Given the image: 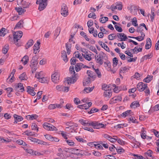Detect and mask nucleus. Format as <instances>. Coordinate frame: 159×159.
<instances>
[{
	"label": "nucleus",
	"mask_w": 159,
	"mask_h": 159,
	"mask_svg": "<svg viewBox=\"0 0 159 159\" xmlns=\"http://www.w3.org/2000/svg\"><path fill=\"white\" fill-rule=\"evenodd\" d=\"M70 72L71 74H73L71 77H67L64 82L65 85L66 84H74L76 82L78 79V76L77 74H75V72L74 70V68L73 66H71L70 68Z\"/></svg>",
	"instance_id": "nucleus-1"
},
{
	"label": "nucleus",
	"mask_w": 159,
	"mask_h": 159,
	"mask_svg": "<svg viewBox=\"0 0 159 159\" xmlns=\"http://www.w3.org/2000/svg\"><path fill=\"white\" fill-rule=\"evenodd\" d=\"M79 121L83 125L85 126L88 125H89L92 126L94 129H99L103 128L104 126V125L102 123L95 121L89 122L88 120L80 119L79 120Z\"/></svg>",
	"instance_id": "nucleus-2"
},
{
	"label": "nucleus",
	"mask_w": 159,
	"mask_h": 159,
	"mask_svg": "<svg viewBox=\"0 0 159 159\" xmlns=\"http://www.w3.org/2000/svg\"><path fill=\"white\" fill-rule=\"evenodd\" d=\"M106 57V55L103 52H101L99 54L95 56V59L97 63L102 65L103 63V59Z\"/></svg>",
	"instance_id": "nucleus-3"
},
{
	"label": "nucleus",
	"mask_w": 159,
	"mask_h": 159,
	"mask_svg": "<svg viewBox=\"0 0 159 159\" xmlns=\"http://www.w3.org/2000/svg\"><path fill=\"white\" fill-rule=\"evenodd\" d=\"M48 0H37L36 4L39 5V9L40 11L44 10L47 5Z\"/></svg>",
	"instance_id": "nucleus-4"
},
{
	"label": "nucleus",
	"mask_w": 159,
	"mask_h": 159,
	"mask_svg": "<svg viewBox=\"0 0 159 159\" xmlns=\"http://www.w3.org/2000/svg\"><path fill=\"white\" fill-rule=\"evenodd\" d=\"M13 35L14 42L15 43H16L22 37L23 32L21 31L14 32L13 34Z\"/></svg>",
	"instance_id": "nucleus-5"
},
{
	"label": "nucleus",
	"mask_w": 159,
	"mask_h": 159,
	"mask_svg": "<svg viewBox=\"0 0 159 159\" xmlns=\"http://www.w3.org/2000/svg\"><path fill=\"white\" fill-rule=\"evenodd\" d=\"M43 128L48 130H57V128L53 125L48 123L45 122L43 125Z\"/></svg>",
	"instance_id": "nucleus-6"
},
{
	"label": "nucleus",
	"mask_w": 159,
	"mask_h": 159,
	"mask_svg": "<svg viewBox=\"0 0 159 159\" xmlns=\"http://www.w3.org/2000/svg\"><path fill=\"white\" fill-rule=\"evenodd\" d=\"M38 56L37 55H35L33 57L30 61V66L31 67H37L38 64Z\"/></svg>",
	"instance_id": "nucleus-7"
},
{
	"label": "nucleus",
	"mask_w": 159,
	"mask_h": 159,
	"mask_svg": "<svg viewBox=\"0 0 159 159\" xmlns=\"http://www.w3.org/2000/svg\"><path fill=\"white\" fill-rule=\"evenodd\" d=\"M59 74L57 72H55L52 75V80L54 83H57L59 80Z\"/></svg>",
	"instance_id": "nucleus-8"
},
{
	"label": "nucleus",
	"mask_w": 159,
	"mask_h": 159,
	"mask_svg": "<svg viewBox=\"0 0 159 159\" xmlns=\"http://www.w3.org/2000/svg\"><path fill=\"white\" fill-rule=\"evenodd\" d=\"M68 7L65 4H63L62 5L61 10V14L64 17H66L68 15Z\"/></svg>",
	"instance_id": "nucleus-9"
},
{
	"label": "nucleus",
	"mask_w": 159,
	"mask_h": 159,
	"mask_svg": "<svg viewBox=\"0 0 159 159\" xmlns=\"http://www.w3.org/2000/svg\"><path fill=\"white\" fill-rule=\"evenodd\" d=\"M148 88L147 84H144L142 82L139 83L137 85V89L139 91H143L145 89Z\"/></svg>",
	"instance_id": "nucleus-10"
},
{
	"label": "nucleus",
	"mask_w": 159,
	"mask_h": 159,
	"mask_svg": "<svg viewBox=\"0 0 159 159\" xmlns=\"http://www.w3.org/2000/svg\"><path fill=\"white\" fill-rule=\"evenodd\" d=\"M109 87V86L107 87V85L104 87V90H105V91L104 93V95L105 97H108L110 98L112 95V92L111 90H109L108 89H107Z\"/></svg>",
	"instance_id": "nucleus-11"
},
{
	"label": "nucleus",
	"mask_w": 159,
	"mask_h": 159,
	"mask_svg": "<svg viewBox=\"0 0 159 159\" xmlns=\"http://www.w3.org/2000/svg\"><path fill=\"white\" fill-rule=\"evenodd\" d=\"M117 36L120 40V41H125L127 39V36L123 33H117Z\"/></svg>",
	"instance_id": "nucleus-12"
},
{
	"label": "nucleus",
	"mask_w": 159,
	"mask_h": 159,
	"mask_svg": "<svg viewBox=\"0 0 159 159\" xmlns=\"http://www.w3.org/2000/svg\"><path fill=\"white\" fill-rule=\"evenodd\" d=\"M16 84V86L15 88V90L20 92H23L24 91V88L22 84L19 83Z\"/></svg>",
	"instance_id": "nucleus-13"
},
{
	"label": "nucleus",
	"mask_w": 159,
	"mask_h": 159,
	"mask_svg": "<svg viewBox=\"0 0 159 159\" xmlns=\"http://www.w3.org/2000/svg\"><path fill=\"white\" fill-rule=\"evenodd\" d=\"M13 117L14 118V123H17L18 122L22 120L23 118L20 116H18L16 114L14 115Z\"/></svg>",
	"instance_id": "nucleus-14"
},
{
	"label": "nucleus",
	"mask_w": 159,
	"mask_h": 159,
	"mask_svg": "<svg viewBox=\"0 0 159 159\" xmlns=\"http://www.w3.org/2000/svg\"><path fill=\"white\" fill-rule=\"evenodd\" d=\"M64 150L66 152H68L72 154L75 153V151H79V149H75L74 148H65L64 149Z\"/></svg>",
	"instance_id": "nucleus-15"
},
{
	"label": "nucleus",
	"mask_w": 159,
	"mask_h": 159,
	"mask_svg": "<svg viewBox=\"0 0 159 159\" xmlns=\"http://www.w3.org/2000/svg\"><path fill=\"white\" fill-rule=\"evenodd\" d=\"M30 86H27V92L28 93L30 94L32 96H34L36 93H35L34 92V88H32V89L31 88Z\"/></svg>",
	"instance_id": "nucleus-16"
},
{
	"label": "nucleus",
	"mask_w": 159,
	"mask_h": 159,
	"mask_svg": "<svg viewBox=\"0 0 159 159\" xmlns=\"http://www.w3.org/2000/svg\"><path fill=\"white\" fill-rule=\"evenodd\" d=\"M152 46V41L150 38H148L147 39L146 43L145 45V49H148L151 47Z\"/></svg>",
	"instance_id": "nucleus-17"
},
{
	"label": "nucleus",
	"mask_w": 159,
	"mask_h": 159,
	"mask_svg": "<svg viewBox=\"0 0 159 159\" xmlns=\"http://www.w3.org/2000/svg\"><path fill=\"white\" fill-rule=\"evenodd\" d=\"M92 81V78L89 77L85 78L83 82V85L86 86L87 84L90 83Z\"/></svg>",
	"instance_id": "nucleus-18"
},
{
	"label": "nucleus",
	"mask_w": 159,
	"mask_h": 159,
	"mask_svg": "<svg viewBox=\"0 0 159 159\" xmlns=\"http://www.w3.org/2000/svg\"><path fill=\"white\" fill-rule=\"evenodd\" d=\"M61 54V57L63 58V60L65 62H67L68 61V58L66 51L65 50L62 51Z\"/></svg>",
	"instance_id": "nucleus-19"
},
{
	"label": "nucleus",
	"mask_w": 159,
	"mask_h": 159,
	"mask_svg": "<svg viewBox=\"0 0 159 159\" xmlns=\"http://www.w3.org/2000/svg\"><path fill=\"white\" fill-rule=\"evenodd\" d=\"M23 20H21L18 22L16 25L14 29L16 28H21L23 27V24H24Z\"/></svg>",
	"instance_id": "nucleus-20"
},
{
	"label": "nucleus",
	"mask_w": 159,
	"mask_h": 159,
	"mask_svg": "<svg viewBox=\"0 0 159 159\" xmlns=\"http://www.w3.org/2000/svg\"><path fill=\"white\" fill-rule=\"evenodd\" d=\"M87 74L89 77L91 78L94 79L96 78L95 73L91 70H87Z\"/></svg>",
	"instance_id": "nucleus-21"
},
{
	"label": "nucleus",
	"mask_w": 159,
	"mask_h": 159,
	"mask_svg": "<svg viewBox=\"0 0 159 159\" xmlns=\"http://www.w3.org/2000/svg\"><path fill=\"white\" fill-rule=\"evenodd\" d=\"M34 41L32 39L29 40L27 42L25 46L26 49H28V48L31 47L33 44Z\"/></svg>",
	"instance_id": "nucleus-22"
},
{
	"label": "nucleus",
	"mask_w": 159,
	"mask_h": 159,
	"mask_svg": "<svg viewBox=\"0 0 159 159\" xmlns=\"http://www.w3.org/2000/svg\"><path fill=\"white\" fill-rule=\"evenodd\" d=\"M29 60V57L27 55H25L23 57L21 60V61L23 62V64L25 65L27 64Z\"/></svg>",
	"instance_id": "nucleus-23"
},
{
	"label": "nucleus",
	"mask_w": 159,
	"mask_h": 159,
	"mask_svg": "<svg viewBox=\"0 0 159 159\" xmlns=\"http://www.w3.org/2000/svg\"><path fill=\"white\" fill-rule=\"evenodd\" d=\"M17 12L18 13L19 15H21L25 11V10L22 8L21 7H16L15 9Z\"/></svg>",
	"instance_id": "nucleus-24"
},
{
	"label": "nucleus",
	"mask_w": 159,
	"mask_h": 159,
	"mask_svg": "<svg viewBox=\"0 0 159 159\" xmlns=\"http://www.w3.org/2000/svg\"><path fill=\"white\" fill-rule=\"evenodd\" d=\"M84 65L82 63H77L75 66V70L77 72L79 71Z\"/></svg>",
	"instance_id": "nucleus-25"
},
{
	"label": "nucleus",
	"mask_w": 159,
	"mask_h": 159,
	"mask_svg": "<svg viewBox=\"0 0 159 159\" xmlns=\"http://www.w3.org/2000/svg\"><path fill=\"white\" fill-rule=\"evenodd\" d=\"M140 106V104L139 102L137 101H134L132 102L131 105L130 107L132 108H136L137 107H138Z\"/></svg>",
	"instance_id": "nucleus-26"
},
{
	"label": "nucleus",
	"mask_w": 159,
	"mask_h": 159,
	"mask_svg": "<svg viewBox=\"0 0 159 159\" xmlns=\"http://www.w3.org/2000/svg\"><path fill=\"white\" fill-rule=\"evenodd\" d=\"M66 49L67 53L69 55L71 51V44L70 43H66Z\"/></svg>",
	"instance_id": "nucleus-27"
},
{
	"label": "nucleus",
	"mask_w": 159,
	"mask_h": 159,
	"mask_svg": "<svg viewBox=\"0 0 159 159\" xmlns=\"http://www.w3.org/2000/svg\"><path fill=\"white\" fill-rule=\"evenodd\" d=\"M74 54L75 55V57L79 58L81 61H83L84 60V58L82 56H80V54L78 51H76L74 53Z\"/></svg>",
	"instance_id": "nucleus-28"
},
{
	"label": "nucleus",
	"mask_w": 159,
	"mask_h": 159,
	"mask_svg": "<svg viewBox=\"0 0 159 159\" xmlns=\"http://www.w3.org/2000/svg\"><path fill=\"white\" fill-rule=\"evenodd\" d=\"M152 77L153 76L152 75H148L147 77L145 78L143 81L144 82L148 83L152 80Z\"/></svg>",
	"instance_id": "nucleus-29"
},
{
	"label": "nucleus",
	"mask_w": 159,
	"mask_h": 159,
	"mask_svg": "<svg viewBox=\"0 0 159 159\" xmlns=\"http://www.w3.org/2000/svg\"><path fill=\"white\" fill-rule=\"evenodd\" d=\"M131 111L130 110H127L121 114V116L122 117H125L126 116H129V115L130 114Z\"/></svg>",
	"instance_id": "nucleus-30"
},
{
	"label": "nucleus",
	"mask_w": 159,
	"mask_h": 159,
	"mask_svg": "<svg viewBox=\"0 0 159 159\" xmlns=\"http://www.w3.org/2000/svg\"><path fill=\"white\" fill-rule=\"evenodd\" d=\"M19 78L21 80H26L27 78L26 76V74L25 73H23L20 75L19 77Z\"/></svg>",
	"instance_id": "nucleus-31"
},
{
	"label": "nucleus",
	"mask_w": 159,
	"mask_h": 159,
	"mask_svg": "<svg viewBox=\"0 0 159 159\" xmlns=\"http://www.w3.org/2000/svg\"><path fill=\"white\" fill-rule=\"evenodd\" d=\"M9 48V46L8 44H6L3 48L2 52L4 54H6Z\"/></svg>",
	"instance_id": "nucleus-32"
},
{
	"label": "nucleus",
	"mask_w": 159,
	"mask_h": 159,
	"mask_svg": "<svg viewBox=\"0 0 159 159\" xmlns=\"http://www.w3.org/2000/svg\"><path fill=\"white\" fill-rule=\"evenodd\" d=\"M108 18L107 17H102L100 19V22L104 23L108 20Z\"/></svg>",
	"instance_id": "nucleus-33"
},
{
	"label": "nucleus",
	"mask_w": 159,
	"mask_h": 159,
	"mask_svg": "<svg viewBox=\"0 0 159 159\" xmlns=\"http://www.w3.org/2000/svg\"><path fill=\"white\" fill-rule=\"evenodd\" d=\"M144 128H142L141 133V138L143 139H145L146 138V135L144 133Z\"/></svg>",
	"instance_id": "nucleus-34"
},
{
	"label": "nucleus",
	"mask_w": 159,
	"mask_h": 159,
	"mask_svg": "<svg viewBox=\"0 0 159 159\" xmlns=\"http://www.w3.org/2000/svg\"><path fill=\"white\" fill-rule=\"evenodd\" d=\"M152 152V150H148L147 152L144 153V155L146 157L148 156L150 157H152V156L151 154Z\"/></svg>",
	"instance_id": "nucleus-35"
},
{
	"label": "nucleus",
	"mask_w": 159,
	"mask_h": 159,
	"mask_svg": "<svg viewBox=\"0 0 159 159\" xmlns=\"http://www.w3.org/2000/svg\"><path fill=\"white\" fill-rule=\"evenodd\" d=\"M93 69L94 70H95V72L97 74L98 77L99 78H101L102 77V74L99 69L98 68L97 69H95L94 68Z\"/></svg>",
	"instance_id": "nucleus-36"
},
{
	"label": "nucleus",
	"mask_w": 159,
	"mask_h": 159,
	"mask_svg": "<svg viewBox=\"0 0 159 159\" xmlns=\"http://www.w3.org/2000/svg\"><path fill=\"white\" fill-rule=\"evenodd\" d=\"M116 6L117 8L119 10H121L122 9V3L120 2H117L116 3Z\"/></svg>",
	"instance_id": "nucleus-37"
},
{
	"label": "nucleus",
	"mask_w": 159,
	"mask_h": 159,
	"mask_svg": "<svg viewBox=\"0 0 159 159\" xmlns=\"http://www.w3.org/2000/svg\"><path fill=\"white\" fill-rule=\"evenodd\" d=\"M39 82L43 83H48L47 78V77H42L39 80Z\"/></svg>",
	"instance_id": "nucleus-38"
},
{
	"label": "nucleus",
	"mask_w": 159,
	"mask_h": 159,
	"mask_svg": "<svg viewBox=\"0 0 159 159\" xmlns=\"http://www.w3.org/2000/svg\"><path fill=\"white\" fill-rule=\"evenodd\" d=\"M61 31V28L60 27H58L57 28L55 31L54 35H56L57 37Z\"/></svg>",
	"instance_id": "nucleus-39"
},
{
	"label": "nucleus",
	"mask_w": 159,
	"mask_h": 159,
	"mask_svg": "<svg viewBox=\"0 0 159 159\" xmlns=\"http://www.w3.org/2000/svg\"><path fill=\"white\" fill-rule=\"evenodd\" d=\"M82 56H83V57L86 59V60L90 61L91 59L92 58L91 57V55H90L89 54H86L85 55V54H82Z\"/></svg>",
	"instance_id": "nucleus-40"
},
{
	"label": "nucleus",
	"mask_w": 159,
	"mask_h": 159,
	"mask_svg": "<svg viewBox=\"0 0 159 159\" xmlns=\"http://www.w3.org/2000/svg\"><path fill=\"white\" fill-rule=\"evenodd\" d=\"M94 89V86L91 87L85 88L84 90L87 93H89L91 92Z\"/></svg>",
	"instance_id": "nucleus-41"
},
{
	"label": "nucleus",
	"mask_w": 159,
	"mask_h": 159,
	"mask_svg": "<svg viewBox=\"0 0 159 159\" xmlns=\"http://www.w3.org/2000/svg\"><path fill=\"white\" fill-rule=\"evenodd\" d=\"M32 129L33 130H36L38 131L39 130V128L37 127V125L35 123H32L31 125Z\"/></svg>",
	"instance_id": "nucleus-42"
},
{
	"label": "nucleus",
	"mask_w": 159,
	"mask_h": 159,
	"mask_svg": "<svg viewBox=\"0 0 159 159\" xmlns=\"http://www.w3.org/2000/svg\"><path fill=\"white\" fill-rule=\"evenodd\" d=\"M80 34L81 36H83L87 41H89V39L88 38L86 33L84 32H81Z\"/></svg>",
	"instance_id": "nucleus-43"
},
{
	"label": "nucleus",
	"mask_w": 159,
	"mask_h": 159,
	"mask_svg": "<svg viewBox=\"0 0 159 159\" xmlns=\"http://www.w3.org/2000/svg\"><path fill=\"white\" fill-rule=\"evenodd\" d=\"M44 154L43 152H39L38 151H35L34 152L33 155H36L40 156L41 155H43Z\"/></svg>",
	"instance_id": "nucleus-44"
},
{
	"label": "nucleus",
	"mask_w": 159,
	"mask_h": 159,
	"mask_svg": "<svg viewBox=\"0 0 159 159\" xmlns=\"http://www.w3.org/2000/svg\"><path fill=\"white\" fill-rule=\"evenodd\" d=\"M118 60L116 57H114L113 59V66L116 67L118 64Z\"/></svg>",
	"instance_id": "nucleus-45"
},
{
	"label": "nucleus",
	"mask_w": 159,
	"mask_h": 159,
	"mask_svg": "<svg viewBox=\"0 0 159 159\" xmlns=\"http://www.w3.org/2000/svg\"><path fill=\"white\" fill-rule=\"evenodd\" d=\"M132 22L133 25L135 26H137L138 25V24L137 23V20L136 17H134L133 18Z\"/></svg>",
	"instance_id": "nucleus-46"
},
{
	"label": "nucleus",
	"mask_w": 159,
	"mask_h": 159,
	"mask_svg": "<svg viewBox=\"0 0 159 159\" xmlns=\"http://www.w3.org/2000/svg\"><path fill=\"white\" fill-rule=\"evenodd\" d=\"M76 139L79 142H82V143H85L86 142V141L81 138H80V137L79 136H76L75 137Z\"/></svg>",
	"instance_id": "nucleus-47"
},
{
	"label": "nucleus",
	"mask_w": 159,
	"mask_h": 159,
	"mask_svg": "<svg viewBox=\"0 0 159 159\" xmlns=\"http://www.w3.org/2000/svg\"><path fill=\"white\" fill-rule=\"evenodd\" d=\"M40 43L39 41H37V43H35L34 46V48L40 49Z\"/></svg>",
	"instance_id": "nucleus-48"
},
{
	"label": "nucleus",
	"mask_w": 159,
	"mask_h": 159,
	"mask_svg": "<svg viewBox=\"0 0 159 159\" xmlns=\"http://www.w3.org/2000/svg\"><path fill=\"white\" fill-rule=\"evenodd\" d=\"M152 57V55L151 54H148L147 55H145L143 57L142 59L144 60H147V59L151 58Z\"/></svg>",
	"instance_id": "nucleus-49"
},
{
	"label": "nucleus",
	"mask_w": 159,
	"mask_h": 159,
	"mask_svg": "<svg viewBox=\"0 0 159 159\" xmlns=\"http://www.w3.org/2000/svg\"><path fill=\"white\" fill-rule=\"evenodd\" d=\"M5 29L4 28H2L0 30V35L1 36H4L5 35V33L4 32L5 31Z\"/></svg>",
	"instance_id": "nucleus-50"
},
{
	"label": "nucleus",
	"mask_w": 159,
	"mask_h": 159,
	"mask_svg": "<svg viewBox=\"0 0 159 159\" xmlns=\"http://www.w3.org/2000/svg\"><path fill=\"white\" fill-rule=\"evenodd\" d=\"M24 149L27 152L33 155L34 151L32 149L29 148H25Z\"/></svg>",
	"instance_id": "nucleus-51"
},
{
	"label": "nucleus",
	"mask_w": 159,
	"mask_h": 159,
	"mask_svg": "<svg viewBox=\"0 0 159 159\" xmlns=\"http://www.w3.org/2000/svg\"><path fill=\"white\" fill-rule=\"evenodd\" d=\"M98 110L96 108H92L91 110L88 112L89 114H92L95 112H97L98 111Z\"/></svg>",
	"instance_id": "nucleus-52"
},
{
	"label": "nucleus",
	"mask_w": 159,
	"mask_h": 159,
	"mask_svg": "<svg viewBox=\"0 0 159 159\" xmlns=\"http://www.w3.org/2000/svg\"><path fill=\"white\" fill-rule=\"evenodd\" d=\"M102 45H103L102 46V48H103L106 51H107L108 52H110L109 48L105 43H103Z\"/></svg>",
	"instance_id": "nucleus-53"
},
{
	"label": "nucleus",
	"mask_w": 159,
	"mask_h": 159,
	"mask_svg": "<svg viewBox=\"0 0 159 159\" xmlns=\"http://www.w3.org/2000/svg\"><path fill=\"white\" fill-rule=\"evenodd\" d=\"M114 27L116 30L118 32H121L123 30L120 27L117 25H115Z\"/></svg>",
	"instance_id": "nucleus-54"
},
{
	"label": "nucleus",
	"mask_w": 159,
	"mask_h": 159,
	"mask_svg": "<svg viewBox=\"0 0 159 159\" xmlns=\"http://www.w3.org/2000/svg\"><path fill=\"white\" fill-rule=\"evenodd\" d=\"M83 129L85 130L92 132H93L94 131L93 129L92 128L89 127H84L83 128Z\"/></svg>",
	"instance_id": "nucleus-55"
},
{
	"label": "nucleus",
	"mask_w": 159,
	"mask_h": 159,
	"mask_svg": "<svg viewBox=\"0 0 159 159\" xmlns=\"http://www.w3.org/2000/svg\"><path fill=\"white\" fill-rule=\"evenodd\" d=\"M114 100L117 101H121L122 98L119 95L113 98Z\"/></svg>",
	"instance_id": "nucleus-56"
},
{
	"label": "nucleus",
	"mask_w": 159,
	"mask_h": 159,
	"mask_svg": "<svg viewBox=\"0 0 159 159\" xmlns=\"http://www.w3.org/2000/svg\"><path fill=\"white\" fill-rule=\"evenodd\" d=\"M93 21L91 20H89L87 23L89 29L91 26L93 25Z\"/></svg>",
	"instance_id": "nucleus-57"
},
{
	"label": "nucleus",
	"mask_w": 159,
	"mask_h": 159,
	"mask_svg": "<svg viewBox=\"0 0 159 159\" xmlns=\"http://www.w3.org/2000/svg\"><path fill=\"white\" fill-rule=\"evenodd\" d=\"M128 120L129 121H132L134 123H138V122L136 121V120H134L133 117L132 116L128 118Z\"/></svg>",
	"instance_id": "nucleus-58"
},
{
	"label": "nucleus",
	"mask_w": 159,
	"mask_h": 159,
	"mask_svg": "<svg viewBox=\"0 0 159 159\" xmlns=\"http://www.w3.org/2000/svg\"><path fill=\"white\" fill-rule=\"evenodd\" d=\"M75 57H73L71 59L70 63L71 65H75L76 63V59H75Z\"/></svg>",
	"instance_id": "nucleus-59"
},
{
	"label": "nucleus",
	"mask_w": 159,
	"mask_h": 159,
	"mask_svg": "<svg viewBox=\"0 0 159 159\" xmlns=\"http://www.w3.org/2000/svg\"><path fill=\"white\" fill-rule=\"evenodd\" d=\"M141 76L140 74H139L138 72H136L135 74L133 76L134 78H136V79L139 78Z\"/></svg>",
	"instance_id": "nucleus-60"
},
{
	"label": "nucleus",
	"mask_w": 159,
	"mask_h": 159,
	"mask_svg": "<svg viewBox=\"0 0 159 159\" xmlns=\"http://www.w3.org/2000/svg\"><path fill=\"white\" fill-rule=\"evenodd\" d=\"M68 144L70 146H73L74 144V143L72 140H66Z\"/></svg>",
	"instance_id": "nucleus-61"
},
{
	"label": "nucleus",
	"mask_w": 159,
	"mask_h": 159,
	"mask_svg": "<svg viewBox=\"0 0 159 159\" xmlns=\"http://www.w3.org/2000/svg\"><path fill=\"white\" fill-rule=\"evenodd\" d=\"M128 70V68L126 67H122L120 69V72L121 73L122 72L123 73H125V71H127Z\"/></svg>",
	"instance_id": "nucleus-62"
},
{
	"label": "nucleus",
	"mask_w": 159,
	"mask_h": 159,
	"mask_svg": "<svg viewBox=\"0 0 159 159\" xmlns=\"http://www.w3.org/2000/svg\"><path fill=\"white\" fill-rule=\"evenodd\" d=\"M100 30L101 31H102V33H103L104 34H107L108 33V31L106 30L102 27H100Z\"/></svg>",
	"instance_id": "nucleus-63"
},
{
	"label": "nucleus",
	"mask_w": 159,
	"mask_h": 159,
	"mask_svg": "<svg viewBox=\"0 0 159 159\" xmlns=\"http://www.w3.org/2000/svg\"><path fill=\"white\" fill-rule=\"evenodd\" d=\"M63 86L61 85H57L56 87V89L59 91H63Z\"/></svg>",
	"instance_id": "nucleus-64"
}]
</instances>
